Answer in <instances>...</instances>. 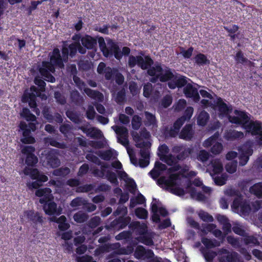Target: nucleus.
I'll use <instances>...</instances> for the list:
<instances>
[{
  "mask_svg": "<svg viewBox=\"0 0 262 262\" xmlns=\"http://www.w3.org/2000/svg\"><path fill=\"white\" fill-rule=\"evenodd\" d=\"M112 128L117 134V142L126 148L131 163L135 166H139L141 168L147 167L149 164V149L151 146V143L147 140L150 136L149 132L144 128L141 130L139 133L135 132L133 134V139L136 143V147L140 148L141 158L138 160L136 157L134 149L128 146L127 129L125 127L117 125L113 126Z\"/></svg>",
  "mask_w": 262,
  "mask_h": 262,
  "instance_id": "1",
  "label": "nucleus"
},
{
  "mask_svg": "<svg viewBox=\"0 0 262 262\" xmlns=\"http://www.w3.org/2000/svg\"><path fill=\"white\" fill-rule=\"evenodd\" d=\"M169 151L168 147L165 145V163L170 167L165 165V186L180 184L183 177H194L196 173L193 171H189V167L185 165L182 167L178 164V160L183 161L188 157L192 152V149L183 145L175 146L172 148V152L178 154L176 157L169 155L166 156Z\"/></svg>",
  "mask_w": 262,
  "mask_h": 262,
  "instance_id": "2",
  "label": "nucleus"
},
{
  "mask_svg": "<svg viewBox=\"0 0 262 262\" xmlns=\"http://www.w3.org/2000/svg\"><path fill=\"white\" fill-rule=\"evenodd\" d=\"M78 42L72 43L68 47L64 46L62 49V56H61L60 50L58 48L53 49L52 52L49 53L50 62L42 61L41 67L39 71L40 74L44 77L45 80L54 82L55 81V77L52 73L55 72V66L59 68H63V62H67L68 60L69 55L73 57L78 51Z\"/></svg>",
  "mask_w": 262,
  "mask_h": 262,
  "instance_id": "3",
  "label": "nucleus"
},
{
  "mask_svg": "<svg viewBox=\"0 0 262 262\" xmlns=\"http://www.w3.org/2000/svg\"><path fill=\"white\" fill-rule=\"evenodd\" d=\"M190 79L177 74L174 71L172 72L168 68H165V84L167 85L171 89H174L185 86L183 89V92L187 98H192L195 102L199 101L200 96L198 89L192 84L188 83Z\"/></svg>",
  "mask_w": 262,
  "mask_h": 262,
  "instance_id": "4",
  "label": "nucleus"
},
{
  "mask_svg": "<svg viewBox=\"0 0 262 262\" xmlns=\"http://www.w3.org/2000/svg\"><path fill=\"white\" fill-rule=\"evenodd\" d=\"M153 63V60L148 56L144 58L141 56L130 55L128 61V66L130 68L137 65L143 70L148 69V75L153 76L150 79L151 82L156 83L158 81L164 82V75L162 74L161 67L157 64L151 67Z\"/></svg>",
  "mask_w": 262,
  "mask_h": 262,
  "instance_id": "5",
  "label": "nucleus"
},
{
  "mask_svg": "<svg viewBox=\"0 0 262 262\" xmlns=\"http://www.w3.org/2000/svg\"><path fill=\"white\" fill-rule=\"evenodd\" d=\"M20 116L27 121H31L27 124L24 121L20 122L19 127L23 132V137L21 139L22 143L25 144H31L35 142V140L31 135V132H34L36 129V117L32 114L27 108H23Z\"/></svg>",
  "mask_w": 262,
  "mask_h": 262,
  "instance_id": "6",
  "label": "nucleus"
},
{
  "mask_svg": "<svg viewBox=\"0 0 262 262\" xmlns=\"http://www.w3.org/2000/svg\"><path fill=\"white\" fill-rule=\"evenodd\" d=\"M85 158L88 160L100 166V169L96 168L93 170V174L95 177L106 178L115 185H118L117 175L116 173L109 169L110 165L108 164L102 162L97 157L92 154H88Z\"/></svg>",
  "mask_w": 262,
  "mask_h": 262,
  "instance_id": "7",
  "label": "nucleus"
},
{
  "mask_svg": "<svg viewBox=\"0 0 262 262\" xmlns=\"http://www.w3.org/2000/svg\"><path fill=\"white\" fill-rule=\"evenodd\" d=\"M192 177H183L182 180L181 184L167 185L165 186V189L170 192L177 194L179 196H183L185 191L183 189L180 188L179 186H184L186 188V191L189 193L192 199H196L198 201H203L205 199V196L201 192H196L195 189L192 186L190 178Z\"/></svg>",
  "mask_w": 262,
  "mask_h": 262,
  "instance_id": "8",
  "label": "nucleus"
},
{
  "mask_svg": "<svg viewBox=\"0 0 262 262\" xmlns=\"http://www.w3.org/2000/svg\"><path fill=\"white\" fill-rule=\"evenodd\" d=\"M51 192L49 188L38 189L35 192V195L41 198L39 202L44 204L43 210L46 214L59 215L61 213L62 209L57 208V204L50 200L52 198Z\"/></svg>",
  "mask_w": 262,
  "mask_h": 262,
  "instance_id": "9",
  "label": "nucleus"
},
{
  "mask_svg": "<svg viewBox=\"0 0 262 262\" xmlns=\"http://www.w3.org/2000/svg\"><path fill=\"white\" fill-rule=\"evenodd\" d=\"M23 173L26 176H29L32 180H36L32 182H28L27 185L29 189H37L42 185V182H47L48 177L41 173L36 168L26 167L23 170Z\"/></svg>",
  "mask_w": 262,
  "mask_h": 262,
  "instance_id": "10",
  "label": "nucleus"
},
{
  "mask_svg": "<svg viewBox=\"0 0 262 262\" xmlns=\"http://www.w3.org/2000/svg\"><path fill=\"white\" fill-rule=\"evenodd\" d=\"M164 164L156 161L154 167L148 172V175L156 181L158 185L164 189Z\"/></svg>",
  "mask_w": 262,
  "mask_h": 262,
  "instance_id": "11",
  "label": "nucleus"
},
{
  "mask_svg": "<svg viewBox=\"0 0 262 262\" xmlns=\"http://www.w3.org/2000/svg\"><path fill=\"white\" fill-rule=\"evenodd\" d=\"M253 143L251 141H247L239 148V165L244 166L246 165L249 159V157L253 154Z\"/></svg>",
  "mask_w": 262,
  "mask_h": 262,
  "instance_id": "12",
  "label": "nucleus"
},
{
  "mask_svg": "<svg viewBox=\"0 0 262 262\" xmlns=\"http://www.w3.org/2000/svg\"><path fill=\"white\" fill-rule=\"evenodd\" d=\"M231 207L235 211L239 212L245 215H248L251 211L249 204L246 201H243L241 197L235 198Z\"/></svg>",
  "mask_w": 262,
  "mask_h": 262,
  "instance_id": "13",
  "label": "nucleus"
},
{
  "mask_svg": "<svg viewBox=\"0 0 262 262\" xmlns=\"http://www.w3.org/2000/svg\"><path fill=\"white\" fill-rule=\"evenodd\" d=\"M35 148L32 145L23 146L21 153L26 156V163L28 166H34L38 162L37 157L34 155Z\"/></svg>",
  "mask_w": 262,
  "mask_h": 262,
  "instance_id": "14",
  "label": "nucleus"
},
{
  "mask_svg": "<svg viewBox=\"0 0 262 262\" xmlns=\"http://www.w3.org/2000/svg\"><path fill=\"white\" fill-rule=\"evenodd\" d=\"M234 114L236 116L228 117L229 121L232 123L243 124L245 126L250 120L247 114L244 112L238 110H235Z\"/></svg>",
  "mask_w": 262,
  "mask_h": 262,
  "instance_id": "15",
  "label": "nucleus"
},
{
  "mask_svg": "<svg viewBox=\"0 0 262 262\" xmlns=\"http://www.w3.org/2000/svg\"><path fill=\"white\" fill-rule=\"evenodd\" d=\"M151 210L152 221L156 223H159L160 222V216H164V208L159 207V200L153 199L151 204Z\"/></svg>",
  "mask_w": 262,
  "mask_h": 262,
  "instance_id": "16",
  "label": "nucleus"
},
{
  "mask_svg": "<svg viewBox=\"0 0 262 262\" xmlns=\"http://www.w3.org/2000/svg\"><path fill=\"white\" fill-rule=\"evenodd\" d=\"M24 216L34 226L42 225V224L43 217L38 212H34L33 210L25 211L24 212Z\"/></svg>",
  "mask_w": 262,
  "mask_h": 262,
  "instance_id": "17",
  "label": "nucleus"
},
{
  "mask_svg": "<svg viewBox=\"0 0 262 262\" xmlns=\"http://www.w3.org/2000/svg\"><path fill=\"white\" fill-rule=\"evenodd\" d=\"M59 150L56 149H51L48 152L46 159L49 166L52 168H55L59 166L60 160L58 158Z\"/></svg>",
  "mask_w": 262,
  "mask_h": 262,
  "instance_id": "18",
  "label": "nucleus"
},
{
  "mask_svg": "<svg viewBox=\"0 0 262 262\" xmlns=\"http://www.w3.org/2000/svg\"><path fill=\"white\" fill-rule=\"evenodd\" d=\"M134 255L138 259H150L154 254L151 250L146 249L142 246H138L135 250Z\"/></svg>",
  "mask_w": 262,
  "mask_h": 262,
  "instance_id": "19",
  "label": "nucleus"
},
{
  "mask_svg": "<svg viewBox=\"0 0 262 262\" xmlns=\"http://www.w3.org/2000/svg\"><path fill=\"white\" fill-rule=\"evenodd\" d=\"M108 54L107 56H105V57H108L114 55L118 60L122 58L121 51L117 43L112 40H110L108 42Z\"/></svg>",
  "mask_w": 262,
  "mask_h": 262,
  "instance_id": "20",
  "label": "nucleus"
},
{
  "mask_svg": "<svg viewBox=\"0 0 262 262\" xmlns=\"http://www.w3.org/2000/svg\"><path fill=\"white\" fill-rule=\"evenodd\" d=\"M108 54L107 56H105V57H108L114 55L118 60L122 58L121 51L117 43L112 40H110L108 42Z\"/></svg>",
  "mask_w": 262,
  "mask_h": 262,
  "instance_id": "21",
  "label": "nucleus"
},
{
  "mask_svg": "<svg viewBox=\"0 0 262 262\" xmlns=\"http://www.w3.org/2000/svg\"><path fill=\"white\" fill-rule=\"evenodd\" d=\"M194 134V130L192 128V125L187 124L180 132L179 137L186 141H190L193 138Z\"/></svg>",
  "mask_w": 262,
  "mask_h": 262,
  "instance_id": "22",
  "label": "nucleus"
},
{
  "mask_svg": "<svg viewBox=\"0 0 262 262\" xmlns=\"http://www.w3.org/2000/svg\"><path fill=\"white\" fill-rule=\"evenodd\" d=\"M81 42L83 46L88 50H96L97 45L96 38L89 35H85L81 38Z\"/></svg>",
  "mask_w": 262,
  "mask_h": 262,
  "instance_id": "23",
  "label": "nucleus"
},
{
  "mask_svg": "<svg viewBox=\"0 0 262 262\" xmlns=\"http://www.w3.org/2000/svg\"><path fill=\"white\" fill-rule=\"evenodd\" d=\"M247 132L251 133L253 135H262V126L257 121H249L245 126Z\"/></svg>",
  "mask_w": 262,
  "mask_h": 262,
  "instance_id": "24",
  "label": "nucleus"
},
{
  "mask_svg": "<svg viewBox=\"0 0 262 262\" xmlns=\"http://www.w3.org/2000/svg\"><path fill=\"white\" fill-rule=\"evenodd\" d=\"M132 230H136L139 234L144 235L147 231V225L145 223H140L139 222H132L129 225Z\"/></svg>",
  "mask_w": 262,
  "mask_h": 262,
  "instance_id": "25",
  "label": "nucleus"
},
{
  "mask_svg": "<svg viewBox=\"0 0 262 262\" xmlns=\"http://www.w3.org/2000/svg\"><path fill=\"white\" fill-rule=\"evenodd\" d=\"M221 262H244L235 252L228 253L226 256H222L219 258Z\"/></svg>",
  "mask_w": 262,
  "mask_h": 262,
  "instance_id": "26",
  "label": "nucleus"
},
{
  "mask_svg": "<svg viewBox=\"0 0 262 262\" xmlns=\"http://www.w3.org/2000/svg\"><path fill=\"white\" fill-rule=\"evenodd\" d=\"M34 97H31V95L29 94L25 93L23 97V100L24 102L29 101V105L30 107L32 109V111L34 112L37 115L39 114V110L36 107V102Z\"/></svg>",
  "mask_w": 262,
  "mask_h": 262,
  "instance_id": "27",
  "label": "nucleus"
},
{
  "mask_svg": "<svg viewBox=\"0 0 262 262\" xmlns=\"http://www.w3.org/2000/svg\"><path fill=\"white\" fill-rule=\"evenodd\" d=\"M112 93L115 101L118 104H122L125 101L126 99V90L124 88H122L117 93L113 91Z\"/></svg>",
  "mask_w": 262,
  "mask_h": 262,
  "instance_id": "28",
  "label": "nucleus"
},
{
  "mask_svg": "<svg viewBox=\"0 0 262 262\" xmlns=\"http://www.w3.org/2000/svg\"><path fill=\"white\" fill-rule=\"evenodd\" d=\"M225 137L228 140L233 141L243 138L244 134L242 132L230 129L225 133Z\"/></svg>",
  "mask_w": 262,
  "mask_h": 262,
  "instance_id": "29",
  "label": "nucleus"
},
{
  "mask_svg": "<svg viewBox=\"0 0 262 262\" xmlns=\"http://www.w3.org/2000/svg\"><path fill=\"white\" fill-rule=\"evenodd\" d=\"M44 142L46 145H50L61 149H64L67 147V145L64 142H59L51 137L45 138Z\"/></svg>",
  "mask_w": 262,
  "mask_h": 262,
  "instance_id": "30",
  "label": "nucleus"
},
{
  "mask_svg": "<svg viewBox=\"0 0 262 262\" xmlns=\"http://www.w3.org/2000/svg\"><path fill=\"white\" fill-rule=\"evenodd\" d=\"M84 91L89 97L97 101H102L103 99L102 94L98 91L93 90L89 88H85Z\"/></svg>",
  "mask_w": 262,
  "mask_h": 262,
  "instance_id": "31",
  "label": "nucleus"
},
{
  "mask_svg": "<svg viewBox=\"0 0 262 262\" xmlns=\"http://www.w3.org/2000/svg\"><path fill=\"white\" fill-rule=\"evenodd\" d=\"M216 106L219 108V112L222 114L226 115L232 111V108L230 106H228L221 98L217 99Z\"/></svg>",
  "mask_w": 262,
  "mask_h": 262,
  "instance_id": "32",
  "label": "nucleus"
},
{
  "mask_svg": "<svg viewBox=\"0 0 262 262\" xmlns=\"http://www.w3.org/2000/svg\"><path fill=\"white\" fill-rule=\"evenodd\" d=\"M202 243L206 246V248H212L214 247L220 246L221 245V242L215 239H210L206 237H203L202 238Z\"/></svg>",
  "mask_w": 262,
  "mask_h": 262,
  "instance_id": "33",
  "label": "nucleus"
},
{
  "mask_svg": "<svg viewBox=\"0 0 262 262\" xmlns=\"http://www.w3.org/2000/svg\"><path fill=\"white\" fill-rule=\"evenodd\" d=\"M87 136L94 139H100L103 137V134L100 129L92 127H90V131H89Z\"/></svg>",
  "mask_w": 262,
  "mask_h": 262,
  "instance_id": "34",
  "label": "nucleus"
},
{
  "mask_svg": "<svg viewBox=\"0 0 262 262\" xmlns=\"http://www.w3.org/2000/svg\"><path fill=\"white\" fill-rule=\"evenodd\" d=\"M201 252L206 260L208 262H212L213 258L217 255L215 252L205 248H202Z\"/></svg>",
  "mask_w": 262,
  "mask_h": 262,
  "instance_id": "35",
  "label": "nucleus"
},
{
  "mask_svg": "<svg viewBox=\"0 0 262 262\" xmlns=\"http://www.w3.org/2000/svg\"><path fill=\"white\" fill-rule=\"evenodd\" d=\"M251 193L259 198H262V182L257 183L251 186L249 189Z\"/></svg>",
  "mask_w": 262,
  "mask_h": 262,
  "instance_id": "36",
  "label": "nucleus"
},
{
  "mask_svg": "<svg viewBox=\"0 0 262 262\" xmlns=\"http://www.w3.org/2000/svg\"><path fill=\"white\" fill-rule=\"evenodd\" d=\"M244 237L243 241L246 245L254 246H258L259 245V242L257 238L253 235H248V234L247 233V235Z\"/></svg>",
  "mask_w": 262,
  "mask_h": 262,
  "instance_id": "37",
  "label": "nucleus"
},
{
  "mask_svg": "<svg viewBox=\"0 0 262 262\" xmlns=\"http://www.w3.org/2000/svg\"><path fill=\"white\" fill-rule=\"evenodd\" d=\"M182 122L180 120H177L174 123L172 127L169 130L168 134L169 136L171 137H175L177 135H178L180 129L181 127L182 126Z\"/></svg>",
  "mask_w": 262,
  "mask_h": 262,
  "instance_id": "38",
  "label": "nucleus"
},
{
  "mask_svg": "<svg viewBox=\"0 0 262 262\" xmlns=\"http://www.w3.org/2000/svg\"><path fill=\"white\" fill-rule=\"evenodd\" d=\"M88 217V215L86 213L79 211L74 215L73 219L76 222L82 223L87 221Z\"/></svg>",
  "mask_w": 262,
  "mask_h": 262,
  "instance_id": "39",
  "label": "nucleus"
},
{
  "mask_svg": "<svg viewBox=\"0 0 262 262\" xmlns=\"http://www.w3.org/2000/svg\"><path fill=\"white\" fill-rule=\"evenodd\" d=\"M209 118V114L205 111H202L198 117L197 122L199 125L204 126Z\"/></svg>",
  "mask_w": 262,
  "mask_h": 262,
  "instance_id": "40",
  "label": "nucleus"
},
{
  "mask_svg": "<svg viewBox=\"0 0 262 262\" xmlns=\"http://www.w3.org/2000/svg\"><path fill=\"white\" fill-rule=\"evenodd\" d=\"M71 99L76 105H80L83 101V97L77 91H72L71 93Z\"/></svg>",
  "mask_w": 262,
  "mask_h": 262,
  "instance_id": "41",
  "label": "nucleus"
},
{
  "mask_svg": "<svg viewBox=\"0 0 262 262\" xmlns=\"http://www.w3.org/2000/svg\"><path fill=\"white\" fill-rule=\"evenodd\" d=\"M163 89L162 87V85L159 83H156L154 85L153 94L151 95V97L157 101L160 98L161 93L163 92Z\"/></svg>",
  "mask_w": 262,
  "mask_h": 262,
  "instance_id": "42",
  "label": "nucleus"
},
{
  "mask_svg": "<svg viewBox=\"0 0 262 262\" xmlns=\"http://www.w3.org/2000/svg\"><path fill=\"white\" fill-rule=\"evenodd\" d=\"M70 169L67 167H61L53 170V174L55 176L64 177L69 174Z\"/></svg>",
  "mask_w": 262,
  "mask_h": 262,
  "instance_id": "43",
  "label": "nucleus"
},
{
  "mask_svg": "<svg viewBox=\"0 0 262 262\" xmlns=\"http://www.w3.org/2000/svg\"><path fill=\"white\" fill-rule=\"evenodd\" d=\"M193 108L192 107H188L185 110L184 115L179 118L177 120H181V121L182 122V124H183L186 120L190 119L193 114Z\"/></svg>",
  "mask_w": 262,
  "mask_h": 262,
  "instance_id": "44",
  "label": "nucleus"
},
{
  "mask_svg": "<svg viewBox=\"0 0 262 262\" xmlns=\"http://www.w3.org/2000/svg\"><path fill=\"white\" fill-rule=\"evenodd\" d=\"M219 136V134L218 133L214 134L212 136L210 137L204 142L203 144V146L206 148L211 146H212L216 142Z\"/></svg>",
  "mask_w": 262,
  "mask_h": 262,
  "instance_id": "45",
  "label": "nucleus"
},
{
  "mask_svg": "<svg viewBox=\"0 0 262 262\" xmlns=\"http://www.w3.org/2000/svg\"><path fill=\"white\" fill-rule=\"evenodd\" d=\"M72 127L70 123H64L60 126V132L64 135L66 137H68L71 133Z\"/></svg>",
  "mask_w": 262,
  "mask_h": 262,
  "instance_id": "46",
  "label": "nucleus"
},
{
  "mask_svg": "<svg viewBox=\"0 0 262 262\" xmlns=\"http://www.w3.org/2000/svg\"><path fill=\"white\" fill-rule=\"evenodd\" d=\"M213 167V171L214 175L219 173L223 170V165L222 163L218 160H215L211 162Z\"/></svg>",
  "mask_w": 262,
  "mask_h": 262,
  "instance_id": "47",
  "label": "nucleus"
},
{
  "mask_svg": "<svg viewBox=\"0 0 262 262\" xmlns=\"http://www.w3.org/2000/svg\"><path fill=\"white\" fill-rule=\"evenodd\" d=\"M67 116L73 122L79 123L80 122V119L78 114L73 111L68 110L66 112Z\"/></svg>",
  "mask_w": 262,
  "mask_h": 262,
  "instance_id": "48",
  "label": "nucleus"
},
{
  "mask_svg": "<svg viewBox=\"0 0 262 262\" xmlns=\"http://www.w3.org/2000/svg\"><path fill=\"white\" fill-rule=\"evenodd\" d=\"M232 230L235 234L240 236L244 237L247 235V232L243 228V227L238 224H235L233 225Z\"/></svg>",
  "mask_w": 262,
  "mask_h": 262,
  "instance_id": "49",
  "label": "nucleus"
},
{
  "mask_svg": "<svg viewBox=\"0 0 262 262\" xmlns=\"http://www.w3.org/2000/svg\"><path fill=\"white\" fill-rule=\"evenodd\" d=\"M142 124V119L138 115H134L132 118V127L135 130H138Z\"/></svg>",
  "mask_w": 262,
  "mask_h": 262,
  "instance_id": "50",
  "label": "nucleus"
},
{
  "mask_svg": "<svg viewBox=\"0 0 262 262\" xmlns=\"http://www.w3.org/2000/svg\"><path fill=\"white\" fill-rule=\"evenodd\" d=\"M97 42H98L99 48L102 52L104 56H107L108 54V48L106 46L104 39L102 37H99L98 39Z\"/></svg>",
  "mask_w": 262,
  "mask_h": 262,
  "instance_id": "51",
  "label": "nucleus"
},
{
  "mask_svg": "<svg viewBox=\"0 0 262 262\" xmlns=\"http://www.w3.org/2000/svg\"><path fill=\"white\" fill-rule=\"evenodd\" d=\"M145 116L146 119L145 121V125L150 126L154 125L156 121L155 116L148 112H145Z\"/></svg>",
  "mask_w": 262,
  "mask_h": 262,
  "instance_id": "52",
  "label": "nucleus"
},
{
  "mask_svg": "<svg viewBox=\"0 0 262 262\" xmlns=\"http://www.w3.org/2000/svg\"><path fill=\"white\" fill-rule=\"evenodd\" d=\"M99 156L102 159L109 161L114 156V151L111 149L103 151L100 152Z\"/></svg>",
  "mask_w": 262,
  "mask_h": 262,
  "instance_id": "53",
  "label": "nucleus"
},
{
  "mask_svg": "<svg viewBox=\"0 0 262 262\" xmlns=\"http://www.w3.org/2000/svg\"><path fill=\"white\" fill-rule=\"evenodd\" d=\"M154 86L149 83H147L143 86V95L146 97H151L153 94Z\"/></svg>",
  "mask_w": 262,
  "mask_h": 262,
  "instance_id": "54",
  "label": "nucleus"
},
{
  "mask_svg": "<svg viewBox=\"0 0 262 262\" xmlns=\"http://www.w3.org/2000/svg\"><path fill=\"white\" fill-rule=\"evenodd\" d=\"M227 241L229 244H231L235 248L241 247V241L239 238H234L232 236H228L227 237Z\"/></svg>",
  "mask_w": 262,
  "mask_h": 262,
  "instance_id": "55",
  "label": "nucleus"
},
{
  "mask_svg": "<svg viewBox=\"0 0 262 262\" xmlns=\"http://www.w3.org/2000/svg\"><path fill=\"white\" fill-rule=\"evenodd\" d=\"M111 249V246L108 244H104L99 247L97 248L95 251V254L97 255H99L101 254L104 253L105 252H109L110 249Z\"/></svg>",
  "mask_w": 262,
  "mask_h": 262,
  "instance_id": "56",
  "label": "nucleus"
},
{
  "mask_svg": "<svg viewBox=\"0 0 262 262\" xmlns=\"http://www.w3.org/2000/svg\"><path fill=\"white\" fill-rule=\"evenodd\" d=\"M209 157L210 154L208 151L201 150L198 155L197 159L202 162H205L209 159Z\"/></svg>",
  "mask_w": 262,
  "mask_h": 262,
  "instance_id": "57",
  "label": "nucleus"
},
{
  "mask_svg": "<svg viewBox=\"0 0 262 262\" xmlns=\"http://www.w3.org/2000/svg\"><path fill=\"white\" fill-rule=\"evenodd\" d=\"M237 162L236 161L229 162L226 165V170L230 173H233L236 170Z\"/></svg>",
  "mask_w": 262,
  "mask_h": 262,
  "instance_id": "58",
  "label": "nucleus"
},
{
  "mask_svg": "<svg viewBox=\"0 0 262 262\" xmlns=\"http://www.w3.org/2000/svg\"><path fill=\"white\" fill-rule=\"evenodd\" d=\"M85 204V200L81 198L77 197L74 199H73L70 205L72 207H77L81 206H84V205Z\"/></svg>",
  "mask_w": 262,
  "mask_h": 262,
  "instance_id": "59",
  "label": "nucleus"
},
{
  "mask_svg": "<svg viewBox=\"0 0 262 262\" xmlns=\"http://www.w3.org/2000/svg\"><path fill=\"white\" fill-rule=\"evenodd\" d=\"M135 214L138 217L145 219L147 217L148 212L145 209L139 207L135 210Z\"/></svg>",
  "mask_w": 262,
  "mask_h": 262,
  "instance_id": "60",
  "label": "nucleus"
},
{
  "mask_svg": "<svg viewBox=\"0 0 262 262\" xmlns=\"http://www.w3.org/2000/svg\"><path fill=\"white\" fill-rule=\"evenodd\" d=\"M199 217L204 222H212L213 221V217L206 212L201 210L199 213Z\"/></svg>",
  "mask_w": 262,
  "mask_h": 262,
  "instance_id": "61",
  "label": "nucleus"
},
{
  "mask_svg": "<svg viewBox=\"0 0 262 262\" xmlns=\"http://www.w3.org/2000/svg\"><path fill=\"white\" fill-rule=\"evenodd\" d=\"M222 150V144L221 143L216 141V142L211 147L210 151L214 155H218L221 152Z\"/></svg>",
  "mask_w": 262,
  "mask_h": 262,
  "instance_id": "62",
  "label": "nucleus"
},
{
  "mask_svg": "<svg viewBox=\"0 0 262 262\" xmlns=\"http://www.w3.org/2000/svg\"><path fill=\"white\" fill-rule=\"evenodd\" d=\"M196 62L199 64H205L209 63L207 60L206 56L203 54H199L195 57Z\"/></svg>",
  "mask_w": 262,
  "mask_h": 262,
  "instance_id": "63",
  "label": "nucleus"
},
{
  "mask_svg": "<svg viewBox=\"0 0 262 262\" xmlns=\"http://www.w3.org/2000/svg\"><path fill=\"white\" fill-rule=\"evenodd\" d=\"M100 222V217L99 216H95L90 220L89 222L88 225L91 228H94L99 225Z\"/></svg>",
  "mask_w": 262,
  "mask_h": 262,
  "instance_id": "64",
  "label": "nucleus"
}]
</instances>
